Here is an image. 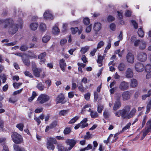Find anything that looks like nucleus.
<instances>
[{
    "instance_id": "a211bd4d",
    "label": "nucleus",
    "mask_w": 151,
    "mask_h": 151,
    "mask_svg": "<svg viewBox=\"0 0 151 151\" xmlns=\"http://www.w3.org/2000/svg\"><path fill=\"white\" fill-rule=\"evenodd\" d=\"M59 64L61 69L63 72H64L66 66L65 60L63 59H62L60 60L59 61Z\"/></svg>"
},
{
    "instance_id": "2eb2a0df",
    "label": "nucleus",
    "mask_w": 151,
    "mask_h": 151,
    "mask_svg": "<svg viewBox=\"0 0 151 151\" xmlns=\"http://www.w3.org/2000/svg\"><path fill=\"white\" fill-rule=\"evenodd\" d=\"M32 70L34 76L37 77H40V73L42 71L41 68H38L36 67H33L32 68Z\"/></svg>"
},
{
    "instance_id": "774afa93",
    "label": "nucleus",
    "mask_w": 151,
    "mask_h": 151,
    "mask_svg": "<svg viewBox=\"0 0 151 151\" xmlns=\"http://www.w3.org/2000/svg\"><path fill=\"white\" fill-rule=\"evenodd\" d=\"M74 93L73 92H70L68 93V96L69 98H72L74 96Z\"/></svg>"
},
{
    "instance_id": "6e6d98bb",
    "label": "nucleus",
    "mask_w": 151,
    "mask_h": 151,
    "mask_svg": "<svg viewBox=\"0 0 151 151\" xmlns=\"http://www.w3.org/2000/svg\"><path fill=\"white\" fill-rule=\"evenodd\" d=\"M131 22L133 25L134 26V28L136 29H137L138 27V24L134 20H132Z\"/></svg>"
},
{
    "instance_id": "0e129e2a",
    "label": "nucleus",
    "mask_w": 151,
    "mask_h": 151,
    "mask_svg": "<svg viewBox=\"0 0 151 151\" xmlns=\"http://www.w3.org/2000/svg\"><path fill=\"white\" fill-rule=\"evenodd\" d=\"M23 89L22 88L19 90L14 91L13 93L14 95H15L20 93L22 91Z\"/></svg>"
},
{
    "instance_id": "ea45409f",
    "label": "nucleus",
    "mask_w": 151,
    "mask_h": 151,
    "mask_svg": "<svg viewBox=\"0 0 151 151\" xmlns=\"http://www.w3.org/2000/svg\"><path fill=\"white\" fill-rule=\"evenodd\" d=\"M78 87L79 91L81 92L84 91L85 88L82 84H80L78 85Z\"/></svg>"
},
{
    "instance_id": "de8ad7c7",
    "label": "nucleus",
    "mask_w": 151,
    "mask_h": 151,
    "mask_svg": "<svg viewBox=\"0 0 151 151\" xmlns=\"http://www.w3.org/2000/svg\"><path fill=\"white\" fill-rule=\"evenodd\" d=\"M131 124L130 123H128L122 129V131L124 132L130 128Z\"/></svg>"
},
{
    "instance_id": "f8f14e48",
    "label": "nucleus",
    "mask_w": 151,
    "mask_h": 151,
    "mask_svg": "<svg viewBox=\"0 0 151 151\" xmlns=\"http://www.w3.org/2000/svg\"><path fill=\"white\" fill-rule=\"evenodd\" d=\"M121 96L118 95V96L116 97V101H115L114 106L113 107V109L114 110H116L119 109L121 106L120 101V100Z\"/></svg>"
},
{
    "instance_id": "c756f323",
    "label": "nucleus",
    "mask_w": 151,
    "mask_h": 151,
    "mask_svg": "<svg viewBox=\"0 0 151 151\" xmlns=\"http://www.w3.org/2000/svg\"><path fill=\"white\" fill-rule=\"evenodd\" d=\"M37 95L35 92L33 91L32 93V96L29 97L28 99L29 101V102H31L34 100L35 97L37 96Z\"/></svg>"
},
{
    "instance_id": "393cba45",
    "label": "nucleus",
    "mask_w": 151,
    "mask_h": 151,
    "mask_svg": "<svg viewBox=\"0 0 151 151\" xmlns=\"http://www.w3.org/2000/svg\"><path fill=\"white\" fill-rule=\"evenodd\" d=\"M138 84L137 80L134 79H132L131 80L130 86L132 87H136Z\"/></svg>"
},
{
    "instance_id": "603ef678",
    "label": "nucleus",
    "mask_w": 151,
    "mask_h": 151,
    "mask_svg": "<svg viewBox=\"0 0 151 151\" xmlns=\"http://www.w3.org/2000/svg\"><path fill=\"white\" fill-rule=\"evenodd\" d=\"M113 137V135L110 134L106 140H104V142L106 143H108L109 141H111L110 138Z\"/></svg>"
},
{
    "instance_id": "a878e982",
    "label": "nucleus",
    "mask_w": 151,
    "mask_h": 151,
    "mask_svg": "<svg viewBox=\"0 0 151 151\" xmlns=\"http://www.w3.org/2000/svg\"><path fill=\"white\" fill-rule=\"evenodd\" d=\"M146 45V43L145 42L143 41H141L140 43L139 48L140 49L144 50L145 48Z\"/></svg>"
},
{
    "instance_id": "a18cd8bd",
    "label": "nucleus",
    "mask_w": 151,
    "mask_h": 151,
    "mask_svg": "<svg viewBox=\"0 0 151 151\" xmlns=\"http://www.w3.org/2000/svg\"><path fill=\"white\" fill-rule=\"evenodd\" d=\"M118 133H116L115 134L114 136H113V137L110 138L111 141V142H114L116 141L118 137H117L118 135Z\"/></svg>"
},
{
    "instance_id": "c03bdc74",
    "label": "nucleus",
    "mask_w": 151,
    "mask_h": 151,
    "mask_svg": "<svg viewBox=\"0 0 151 151\" xmlns=\"http://www.w3.org/2000/svg\"><path fill=\"white\" fill-rule=\"evenodd\" d=\"M14 150L16 151H21L23 149V148H20L18 145H15L14 146Z\"/></svg>"
},
{
    "instance_id": "3c124183",
    "label": "nucleus",
    "mask_w": 151,
    "mask_h": 151,
    "mask_svg": "<svg viewBox=\"0 0 151 151\" xmlns=\"http://www.w3.org/2000/svg\"><path fill=\"white\" fill-rule=\"evenodd\" d=\"M103 109L104 106L103 105H99L97 108V111L99 113H101Z\"/></svg>"
},
{
    "instance_id": "69168bd1",
    "label": "nucleus",
    "mask_w": 151,
    "mask_h": 151,
    "mask_svg": "<svg viewBox=\"0 0 151 151\" xmlns=\"http://www.w3.org/2000/svg\"><path fill=\"white\" fill-rule=\"evenodd\" d=\"M107 20L109 22H111L114 20V18L111 16H109L107 18Z\"/></svg>"
},
{
    "instance_id": "20e7f679",
    "label": "nucleus",
    "mask_w": 151,
    "mask_h": 151,
    "mask_svg": "<svg viewBox=\"0 0 151 151\" xmlns=\"http://www.w3.org/2000/svg\"><path fill=\"white\" fill-rule=\"evenodd\" d=\"M57 141L55 138L50 137L47 139V148L49 150H53L55 149V147L53 144H55Z\"/></svg>"
},
{
    "instance_id": "72a5a7b5",
    "label": "nucleus",
    "mask_w": 151,
    "mask_h": 151,
    "mask_svg": "<svg viewBox=\"0 0 151 151\" xmlns=\"http://www.w3.org/2000/svg\"><path fill=\"white\" fill-rule=\"evenodd\" d=\"M24 127V125L22 123L17 124L16 125V127L18 128V129L20 131H22L23 130Z\"/></svg>"
},
{
    "instance_id": "2f4dec72",
    "label": "nucleus",
    "mask_w": 151,
    "mask_h": 151,
    "mask_svg": "<svg viewBox=\"0 0 151 151\" xmlns=\"http://www.w3.org/2000/svg\"><path fill=\"white\" fill-rule=\"evenodd\" d=\"M50 36L48 35H45L42 38V41L46 43L50 40Z\"/></svg>"
},
{
    "instance_id": "09e8293b",
    "label": "nucleus",
    "mask_w": 151,
    "mask_h": 151,
    "mask_svg": "<svg viewBox=\"0 0 151 151\" xmlns=\"http://www.w3.org/2000/svg\"><path fill=\"white\" fill-rule=\"evenodd\" d=\"M78 28L77 27L75 28L72 27L71 28L72 33L73 34H75L78 31Z\"/></svg>"
},
{
    "instance_id": "e2e57ef3",
    "label": "nucleus",
    "mask_w": 151,
    "mask_h": 151,
    "mask_svg": "<svg viewBox=\"0 0 151 151\" xmlns=\"http://www.w3.org/2000/svg\"><path fill=\"white\" fill-rule=\"evenodd\" d=\"M0 78L2 80L3 83H4L6 81V77L4 75H0Z\"/></svg>"
},
{
    "instance_id": "0eeeda50",
    "label": "nucleus",
    "mask_w": 151,
    "mask_h": 151,
    "mask_svg": "<svg viewBox=\"0 0 151 151\" xmlns=\"http://www.w3.org/2000/svg\"><path fill=\"white\" fill-rule=\"evenodd\" d=\"M56 101L57 103H65L66 101L65 99L64 95L63 93L59 94L56 98Z\"/></svg>"
},
{
    "instance_id": "f03ea898",
    "label": "nucleus",
    "mask_w": 151,
    "mask_h": 151,
    "mask_svg": "<svg viewBox=\"0 0 151 151\" xmlns=\"http://www.w3.org/2000/svg\"><path fill=\"white\" fill-rule=\"evenodd\" d=\"M130 109V106H126L123 109L116 111L114 114L116 116L120 117L121 116L123 119H129L132 117L136 112V110L134 108L129 111Z\"/></svg>"
},
{
    "instance_id": "9b49d317",
    "label": "nucleus",
    "mask_w": 151,
    "mask_h": 151,
    "mask_svg": "<svg viewBox=\"0 0 151 151\" xmlns=\"http://www.w3.org/2000/svg\"><path fill=\"white\" fill-rule=\"evenodd\" d=\"M44 18L46 19H52L54 18L53 16L51 11L47 10L43 14Z\"/></svg>"
},
{
    "instance_id": "c85d7f7f",
    "label": "nucleus",
    "mask_w": 151,
    "mask_h": 151,
    "mask_svg": "<svg viewBox=\"0 0 151 151\" xmlns=\"http://www.w3.org/2000/svg\"><path fill=\"white\" fill-rule=\"evenodd\" d=\"M69 112V111L68 110H63L60 111L59 114L60 116H65L68 114Z\"/></svg>"
},
{
    "instance_id": "7c9ffc66",
    "label": "nucleus",
    "mask_w": 151,
    "mask_h": 151,
    "mask_svg": "<svg viewBox=\"0 0 151 151\" xmlns=\"http://www.w3.org/2000/svg\"><path fill=\"white\" fill-rule=\"evenodd\" d=\"M89 111L91 112L90 115L92 118H95L98 116V114L96 112L91 111L90 109H89Z\"/></svg>"
},
{
    "instance_id": "8fccbe9b",
    "label": "nucleus",
    "mask_w": 151,
    "mask_h": 151,
    "mask_svg": "<svg viewBox=\"0 0 151 151\" xmlns=\"http://www.w3.org/2000/svg\"><path fill=\"white\" fill-rule=\"evenodd\" d=\"M28 47L26 45H22L20 48V49L22 51H24L27 50Z\"/></svg>"
},
{
    "instance_id": "4d7b16f0",
    "label": "nucleus",
    "mask_w": 151,
    "mask_h": 151,
    "mask_svg": "<svg viewBox=\"0 0 151 151\" xmlns=\"http://www.w3.org/2000/svg\"><path fill=\"white\" fill-rule=\"evenodd\" d=\"M24 74L26 76H27L30 78L33 77L32 75L29 71H25L24 73Z\"/></svg>"
},
{
    "instance_id": "a19ab883",
    "label": "nucleus",
    "mask_w": 151,
    "mask_h": 151,
    "mask_svg": "<svg viewBox=\"0 0 151 151\" xmlns=\"http://www.w3.org/2000/svg\"><path fill=\"white\" fill-rule=\"evenodd\" d=\"M91 29L92 25L91 24L87 26L85 29L86 32L87 33L90 32L91 31Z\"/></svg>"
},
{
    "instance_id": "473e14b6",
    "label": "nucleus",
    "mask_w": 151,
    "mask_h": 151,
    "mask_svg": "<svg viewBox=\"0 0 151 151\" xmlns=\"http://www.w3.org/2000/svg\"><path fill=\"white\" fill-rule=\"evenodd\" d=\"M138 34L139 36L140 37H144V32L141 28L138 29Z\"/></svg>"
},
{
    "instance_id": "864d4df0",
    "label": "nucleus",
    "mask_w": 151,
    "mask_h": 151,
    "mask_svg": "<svg viewBox=\"0 0 151 151\" xmlns=\"http://www.w3.org/2000/svg\"><path fill=\"white\" fill-rule=\"evenodd\" d=\"M23 63L27 66H29L30 63L28 59H24L22 58Z\"/></svg>"
},
{
    "instance_id": "aec40b11",
    "label": "nucleus",
    "mask_w": 151,
    "mask_h": 151,
    "mask_svg": "<svg viewBox=\"0 0 151 151\" xmlns=\"http://www.w3.org/2000/svg\"><path fill=\"white\" fill-rule=\"evenodd\" d=\"M58 25L56 24L52 28V32L55 35H58L60 32V29L58 27Z\"/></svg>"
},
{
    "instance_id": "680f3d73",
    "label": "nucleus",
    "mask_w": 151,
    "mask_h": 151,
    "mask_svg": "<svg viewBox=\"0 0 151 151\" xmlns=\"http://www.w3.org/2000/svg\"><path fill=\"white\" fill-rule=\"evenodd\" d=\"M91 134L89 132H88L86 133V135H85L84 138L85 139H89L91 137Z\"/></svg>"
},
{
    "instance_id": "4468645a",
    "label": "nucleus",
    "mask_w": 151,
    "mask_h": 151,
    "mask_svg": "<svg viewBox=\"0 0 151 151\" xmlns=\"http://www.w3.org/2000/svg\"><path fill=\"white\" fill-rule=\"evenodd\" d=\"M151 130V127L148 125H146V127L145 129L143 130V134L142 136L141 140L143 139L145 136L147 134V133L150 131Z\"/></svg>"
},
{
    "instance_id": "bf43d9fd",
    "label": "nucleus",
    "mask_w": 151,
    "mask_h": 151,
    "mask_svg": "<svg viewBox=\"0 0 151 151\" xmlns=\"http://www.w3.org/2000/svg\"><path fill=\"white\" fill-rule=\"evenodd\" d=\"M58 151H63L64 148L61 145H58Z\"/></svg>"
},
{
    "instance_id": "b1692460",
    "label": "nucleus",
    "mask_w": 151,
    "mask_h": 151,
    "mask_svg": "<svg viewBox=\"0 0 151 151\" xmlns=\"http://www.w3.org/2000/svg\"><path fill=\"white\" fill-rule=\"evenodd\" d=\"M118 68L120 71H124L125 69L126 65L124 63H120L118 65Z\"/></svg>"
},
{
    "instance_id": "4c0bfd02",
    "label": "nucleus",
    "mask_w": 151,
    "mask_h": 151,
    "mask_svg": "<svg viewBox=\"0 0 151 151\" xmlns=\"http://www.w3.org/2000/svg\"><path fill=\"white\" fill-rule=\"evenodd\" d=\"M79 119V117L78 116H76L72 119L69 122V123L73 124L75 123Z\"/></svg>"
},
{
    "instance_id": "5701e85b",
    "label": "nucleus",
    "mask_w": 151,
    "mask_h": 151,
    "mask_svg": "<svg viewBox=\"0 0 151 151\" xmlns=\"http://www.w3.org/2000/svg\"><path fill=\"white\" fill-rule=\"evenodd\" d=\"M40 30L42 32H44L47 30V27L45 24L43 23L40 24L39 26Z\"/></svg>"
},
{
    "instance_id": "e433bc0d",
    "label": "nucleus",
    "mask_w": 151,
    "mask_h": 151,
    "mask_svg": "<svg viewBox=\"0 0 151 151\" xmlns=\"http://www.w3.org/2000/svg\"><path fill=\"white\" fill-rule=\"evenodd\" d=\"M37 87L39 90L42 91L44 90V86L41 83H40L37 84Z\"/></svg>"
},
{
    "instance_id": "f704fd0d",
    "label": "nucleus",
    "mask_w": 151,
    "mask_h": 151,
    "mask_svg": "<svg viewBox=\"0 0 151 151\" xmlns=\"http://www.w3.org/2000/svg\"><path fill=\"white\" fill-rule=\"evenodd\" d=\"M46 55V52H44L43 53H40L38 56V58L40 60L44 59Z\"/></svg>"
},
{
    "instance_id": "13d9d810",
    "label": "nucleus",
    "mask_w": 151,
    "mask_h": 151,
    "mask_svg": "<svg viewBox=\"0 0 151 151\" xmlns=\"http://www.w3.org/2000/svg\"><path fill=\"white\" fill-rule=\"evenodd\" d=\"M110 29L112 31H114L116 28L115 24L113 23L111 24L110 25Z\"/></svg>"
},
{
    "instance_id": "c9c22d12",
    "label": "nucleus",
    "mask_w": 151,
    "mask_h": 151,
    "mask_svg": "<svg viewBox=\"0 0 151 151\" xmlns=\"http://www.w3.org/2000/svg\"><path fill=\"white\" fill-rule=\"evenodd\" d=\"M151 70V64H147L145 67V71L146 72H150Z\"/></svg>"
},
{
    "instance_id": "423d86ee",
    "label": "nucleus",
    "mask_w": 151,
    "mask_h": 151,
    "mask_svg": "<svg viewBox=\"0 0 151 151\" xmlns=\"http://www.w3.org/2000/svg\"><path fill=\"white\" fill-rule=\"evenodd\" d=\"M137 58L138 60L143 62L146 60L147 56L146 53L141 52H139L138 53Z\"/></svg>"
},
{
    "instance_id": "412c9836",
    "label": "nucleus",
    "mask_w": 151,
    "mask_h": 151,
    "mask_svg": "<svg viewBox=\"0 0 151 151\" xmlns=\"http://www.w3.org/2000/svg\"><path fill=\"white\" fill-rule=\"evenodd\" d=\"M38 26L39 25L38 23L34 22L30 23L29 27L31 30L35 31L37 29Z\"/></svg>"
},
{
    "instance_id": "1a4fd4ad",
    "label": "nucleus",
    "mask_w": 151,
    "mask_h": 151,
    "mask_svg": "<svg viewBox=\"0 0 151 151\" xmlns=\"http://www.w3.org/2000/svg\"><path fill=\"white\" fill-rule=\"evenodd\" d=\"M135 68L136 71L138 72H142L144 70V66L142 64L137 63L135 64Z\"/></svg>"
},
{
    "instance_id": "49530a36",
    "label": "nucleus",
    "mask_w": 151,
    "mask_h": 151,
    "mask_svg": "<svg viewBox=\"0 0 151 151\" xmlns=\"http://www.w3.org/2000/svg\"><path fill=\"white\" fill-rule=\"evenodd\" d=\"M22 84V83H21L19 82L17 83L15 82L13 83V85L14 88L17 89L18 88L19 86H20Z\"/></svg>"
},
{
    "instance_id": "39448f33",
    "label": "nucleus",
    "mask_w": 151,
    "mask_h": 151,
    "mask_svg": "<svg viewBox=\"0 0 151 151\" xmlns=\"http://www.w3.org/2000/svg\"><path fill=\"white\" fill-rule=\"evenodd\" d=\"M49 99V97L47 94H42L38 96L37 101L39 103L42 104L48 101Z\"/></svg>"
},
{
    "instance_id": "6ab92c4d",
    "label": "nucleus",
    "mask_w": 151,
    "mask_h": 151,
    "mask_svg": "<svg viewBox=\"0 0 151 151\" xmlns=\"http://www.w3.org/2000/svg\"><path fill=\"white\" fill-rule=\"evenodd\" d=\"M106 54L103 55V56H102L101 55H99L98 57V59L97 60V63L99 64V66L101 67L102 65V62L103 60L105 58Z\"/></svg>"
},
{
    "instance_id": "58836bf2",
    "label": "nucleus",
    "mask_w": 151,
    "mask_h": 151,
    "mask_svg": "<svg viewBox=\"0 0 151 151\" xmlns=\"http://www.w3.org/2000/svg\"><path fill=\"white\" fill-rule=\"evenodd\" d=\"M104 43L103 41H100L98 43L97 47V49L101 48L104 45Z\"/></svg>"
},
{
    "instance_id": "5fc2aeb1",
    "label": "nucleus",
    "mask_w": 151,
    "mask_h": 151,
    "mask_svg": "<svg viewBox=\"0 0 151 151\" xmlns=\"http://www.w3.org/2000/svg\"><path fill=\"white\" fill-rule=\"evenodd\" d=\"M71 131V129L70 128H66L64 131V133L65 134H69Z\"/></svg>"
},
{
    "instance_id": "6e6552de",
    "label": "nucleus",
    "mask_w": 151,
    "mask_h": 151,
    "mask_svg": "<svg viewBox=\"0 0 151 151\" xmlns=\"http://www.w3.org/2000/svg\"><path fill=\"white\" fill-rule=\"evenodd\" d=\"M129 84L128 83L124 81H123L120 83L119 88L122 91H124L129 88Z\"/></svg>"
},
{
    "instance_id": "ddd939ff",
    "label": "nucleus",
    "mask_w": 151,
    "mask_h": 151,
    "mask_svg": "<svg viewBox=\"0 0 151 151\" xmlns=\"http://www.w3.org/2000/svg\"><path fill=\"white\" fill-rule=\"evenodd\" d=\"M126 59L128 63H133L134 60V56L133 54L130 52L128 53L126 56Z\"/></svg>"
},
{
    "instance_id": "bb28decb",
    "label": "nucleus",
    "mask_w": 151,
    "mask_h": 151,
    "mask_svg": "<svg viewBox=\"0 0 151 151\" xmlns=\"http://www.w3.org/2000/svg\"><path fill=\"white\" fill-rule=\"evenodd\" d=\"M89 47L88 46H85L81 48L80 52L82 54H84L89 50Z\"/></svg>"
},
{
    "instance_id": "dca6fc26",
    "label": "nucleus",
    "mask_w": 151,
    "mask_h": 151,
    "mask_svg": "<svg viewBox=\"0 0 151 151\" xmlns=\"http://www.w3.org/2000/svg\"><path fill=\"white\" fill-rule=\"evenodd\" d=\"M66 143L67 145L70 146V147L68 148V150H70L76 144V141L73 139H68L66 141Z\"/></svg>"
},
{
    "instance_id": "7ed1b4c3",
    "label": "nucleus",
    "mask_w": 151,
    "mask_h": 151,
    "mask_svg": "<svg viewBox=\"0 0 151 151\" xmlns=\"http://www.w3.org/2000/svg\"><path fill=\"white\" fill-rule=\"evenodd\" d=\"M11 137L12 140L15 143L19 144L23 141L22 136L17 132L13 133Z\"/></svg>"
},
{
    "instance_id": "f257e3e1",
    "label": "nucleus",
    "mask_w": 151,
    "mask_h": 151,
    "mask_svg": "<svg viewBox=\"0 0 151 151\" xmlns=\"http://www.w3.org/2000/svg\"><path fill=\"white\" fill-rule=\"evenodd\" d=\"M17 23H14L13 20L11 19H8L4 21V28L7 29L9 34L14 35L17 31L19 27H22L23 21L21 19H19Z\"/></svg>"
},
{
    "instance_id": "79ce46f5",
    "label": "nucleus",
    "mask_w": 151,
    "mask_h": 151,
    "mask_svg": "<svg viewBox=\"0 0 151 151\" xmlns=\"http://www.w3.org/2000/svg\"><path fill=\"white\" fill-rule=\"evenodd\" d=\"M17 101V99L15 97H12L9 99V102L11 103H14Z\"/></svg>"
},
{
    "instance_id": "052dcab7",
    "label": "nucleus",
    "mask_w": 151,
    "mask_h": 151,
    "mask_svg": "<svg viewBox=\"0 0 151 151\" xmlns=\"http://www.w3.org/2000/svg\"><path fill=\"white\" fill-rule=\"evenodd\" d=\"M111 47V43L110 41L108 43V45L106 47L105 49L104 50V52H106L107 50L109 49Z\"/></svg>"
},
{
    "instance_id": "9d476101",
    "label": "nucleus",
    "mask_w": 151,
    "mask_h": 151,
    "mask_svg": "<svg viewBox=\"0 0 151 151\" xmlns=\"http://www.w3.org/2000/svg\"><path fill=\"white\" fill-rule=\"evenodd\" d=\"M131 95V93L129 91L124 92L122 94V100L124 101L129 100L130 99Z\"/></svg>"
},
{
    "instance_id": "37998d69",
    "label": "nucleus",
    "mask_w": 151,
    "mask_h": 151,
    "mask_svg": "<svg viewBox=\"0 0 151 151\" xmlns=\"http://www.w3.org/2000/svg\"><path fill=\"white\" fill-rule=\"evenodd\" d=\"M83 22L86 25L90 23V19L88 17L84 18L83 20Z\"/></svg>"
},
{
    "instance_id": "cd10ccee",
    "label": "nucleus",
    "mask_w": 151,
    "mask_h": 151,
    "mask_svg": "<svg viewBox=\"0 0 151 151\" xmlns=\"http://www.w3.org/2000/svg\"><path fill=\"white\" fill-rule=\"evenodd\" d=\"M110 112L108 109H105L103 113V115L105 118L109 117L110 115Z\"/></svg>"
},
{
    "instance_id": "338daca9",
    "label": "nucleus",
    "mask_w": 151,
    "mask_h": 151,
    "mask_svg": "<svg viewBox=\"0 0 151 151\" xmlns=\"http://www.w3.org/2000/svg\"><path fill=\"white\" fill-rule=\"evenodd\" d=\"M90 96V93H87L84 95V98L86 100H88Z\"/></svg>"
},
{
    "instance_id": "4be33fe9",
    "label": "nucleus",
    "mask_w": 151,
    "mask_h": 151,
    "mask_svg": "<svg viewBox=\"0 0 151 151\" xmlns=\"http://www.w3.org/2000/svg\"><path fill=\"white\" fill-rule=\"evenodd\" d=\"M93 29L95 31H99L101 29V24L99 22H95L93 25Z\"/></svg>"
},
{
    "instance_id": "f3484780",
    "label": "nucleus",
    "mask_w": 151,
    "mask_h": 151,
    "mask_svg": "<svg viewBox=\"0 0 151 151\" xmlns=\"http://www.w3.org/2000/svg\"><path fill=\"white\" fill-rule=\"evenodd\" d=\"M133 76V73L132 69L128 68L125 72V76L127 78H131Z\"/></svg>"
}]
</instances>
